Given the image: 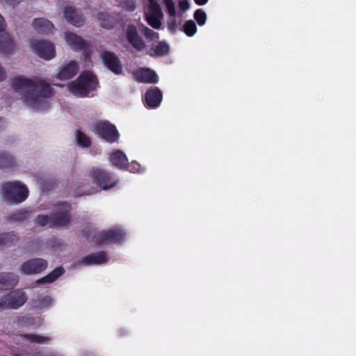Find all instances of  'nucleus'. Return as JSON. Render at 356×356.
I'll use <instances>...</instances> for the list:
<instances>
[{
	"label": "nucleus",
	"instance_id": "nucleus-1",
	"mask_svg": "<svg viewBox=\"0 0 356 356\" xmlns=\"http://www.w3.org/2000/svg\"><path fill=\"white\" fill-rule=\"evenodd\" d=\"M10 84L14 91L21 93L22 99L27 106L37 110L49 108V99L54 96V91L45 79L17 76L11 79Z\"/></svg>",
	"mask_w": 356,
	"mask_h": 356
},
{
	"label": "nucleus",
	"instance_id": "nucleus-2",
	"mask_svg": "<svg viewBox=\"0 0 356 356\" xmlns=\"http://www.w3.org/2000/svg\"><path fill=\"white\" fill-rule=\"evenodd\" d=\"M98 86L97 76L90 71H84L68 85L69 91L78 97H86Z\"/></svg>",
	"mask_w": 356,
	"mask_h": 356
},
{
	"label": "nucleus",
	"instance_id": "nucleus-3",
	"mask_svg": "<svg viewBox=\"0 0 356 356\" xmlns=\"http://www.w3.org/2000/svg\"><path fill=\"white\" fill-rule=\"evenodd\" d=\"M88 175L92 182L103 191L111 189L120 182L118 177L115 174L99 167H92Z\"/></svg>",
	"mask_w": 356,
	"mask_h": 356
},
{
	"label": "nucleus",
	"instance_id": "nucleus-4",
	"mask_svg": "<svg viewBox=\"0 0 356 356\" xmlns=\"http://www.w3.org/2000/svg\"><path fill=\"white\" fill-rule=\"evenodd\" d=\"M3 195L8 201L19 204L28 197L29 190L27 186L20 181L7 182L3 187Z\"/></svg>",
	"mask_w": 356,
	"mask_h": 356
},
{
	"label": "nucleus",
	"instance_id": "nucleus-5",
	"mask_svg": "<svg viewBox=\"0 0 356 356\" xmlns=\"http://www.w3.org/2000/svg\"><path fill=\"white\" fill-rule=\"evenodd\" d=\"M72 206L67 202L57 203L50 213V227L67 226L71 220Z\"/></svg>",
	"mask_w": 356,
	"mask_h": 356
},
{
	"label": "nucleus",
	"instance_id": "nucleus-6",
	"mask_svg": "<svg viewBox=\"0 0 356 356\" xmlns=\"http://www.w3.org/2000/svg\"><path fill=\"white\" fill-rule=\"evenodd\" d=\"M125 236L126 233L123 229L114 227L97 232L93 236V239L96 244L102 245L111 243H121L124 241Z\"/></svg>",
	"mask_w": 356,
	"mask_h": 356
},
{
	"label": "nucleus",
	"instance_id": "nucleus-7",
	"mask_svg": "<svg viewBox=\"0 0 356 356\" xmlns=\"http://www.w3.org/2000/svg\"><path fill=\"white\" fill-rule=\"evenodd\" d=\"M27 300V296L22 289L13 291L0 298V312L6 309H17Z\"/></svg>",
	"mask_w": 356,
	"mask_h": 356
},
{
	"label": "nucleus",
	"instance_id": "nucleus-8",
	"mask_svg": "<svg viewBox=\"0 0 356 356\" xmlns=\"http://www.w3.org/2000/svg\"><path fill=\"white\" fill-rule=\"evenodd\" d=\"M92 131L110 143L116 142L120 136L115 126L108 121H99L94 124Z\"/></svg>",
	"mask_w": 356,
	"mask_h": 356
},
{
	"label": "nucleus",
	"instance_id": "nucleus-9",
	"mask_svg": "<svg viewBox=\"0 0 356 356\" xmlns=\"http://www.w3.org/2000/svg\"><path fill=\"white\" fill-rule=\"evenodd\" d=\"M48 262L42 258L30 259L22 263L20 266V271L25 275L38 274L47 269Z\"/></svg>",
	"mask_w": 356,
	"mask_h": 356
},
{
	"label": "nucleus",
	"instance_id": "nucleus-10",
	"mask_svg": "<svg viewBox=\"0 0 356 356\" xmlns=\"http://www.w3.org/2000/svg\"><path fill=\"white\" fill-rule=\"evenodd\" d=\"M33 52L41 58L51 60L55 55V47L53 43L46 40H35L32 42Z\"/></svg>",
	"mask_w": 356,
	"mask_h": 356
},
{
	"label": "nucleus",
	"instance_id": "nucleus-11",
	"mask_svg": "<svg viewBox=\"0 0 356 356\" xmlns=\"http://www.w3.org/2000/svg\"><path fill=\"white\" fill-rule=\"evenodd\" d=\"M100 57L104 66L115 74H120L122 72V65L120 58L115 52L104 51Z\"/></svg>",
	"mask_w": 356,
	"mask_h": 356
},
{
	"label": "nucleus",
	"instance_id": "nucleus-12",
	"mask_svg": "<svg viewBox=\"0 0 356 356\" xmlns=\"http://www.w3.org/2000/svg\"><path fill=\"white\" fill-rule=\"evenodd\" d=\"M126 37L129 43L138 51H142L145 49V42L138 34L134 25L129 24L127 26Z\"/></svg>",
	"mask_w": 356,
	"mask_h": 356
},
{
	"label": "nucleus",
	"instance_id": "nucleus-13",
	"mask_svg": "<svg viewBox=\"0 0 356 356\" xmlns=\"http://www.w3.org/2000/svg\"><path fill=\"white\" fill-rule=\"evenodd\" d=\"M163 93L158 87H152L147 90L145 94L144 103L147 108H156L162 102Z\"/></svg>",
	"mask_w": 356,
	"mask_h": 356
},
{
	"label": "nucleus",
	"instance_id": "nucleus-14",
	"mask_svg": "<svg viewBox=\"0 0 356 356\" xmlns=\"http://www.w3.org/2000/svg\"><path fill=\"white\" fill-rule=\"evenodd\" d=\"M65 40L70 48L75 51L85 50L89 47V44L86 40L70 31L65 33Z\"/></svg>",
	"mask_w": 356,
	"mask_h": 356
},
{
	"label": "nucleus",
	"instance_id": "nucleus-15",
	"mask_svg": "<svg viewBox=\"0 0 356 356\" xmlns=\"http://www.w3.org/2000/svg\"><path fill=\"white\" fill-rule=\"evenodd\" d=\"M79 70V66L77 61L71 60L61 67L56 77L60 81L71 79L76 75Z\"/></svg>",
	"mask_w": 356,
	"mask_h": 356
},
{
	"label": "nucleus",
	"instance_id": "nucleus-16",
	"mask_svg": "<svg viewBox=\"0 0 356 356\" xmlns=\"http://www.w3.org/2000/svg\"><path fill=\"white\" fill-rule=\"evenodd\" d=\"M134 75L135 79L140 83H156L159 81L158 75L149 68H140Z\"/></svg>",
	"mask_w": 356,
	"mask_h": 356
},
{
	"label": "nucleus",
	"instance_id": "nucleus-17",
	"mask_svg": "<svg viewBox=\"0 0 356 356\" xmlns=\"http://www.w3.org/2000/svg\"><path fill=\"white\" fill-rule=\"evenodd\" d=\"M64 17L71 24L80 27L83 25V17L82 15L79 14L76 9L72 6H66L63 11Z\"/></svg>",
	"mask_w": 356,
	"mask_h": 356
},
{
	"label": "nucleus",
	"instance_id": "nucleus-18",
	"mask_svg": "<svg viewBox=\"0 0 356 356\" xmlns=\"http://www.w3.org/2000/svg\"><path fill=\"white\" fill-rule=\"evenodd\" d=\"M18 276L13 273H0V290H8L14 288L17 282Z\"/></svg>",
	"mask_w": 356,
	"mask_h": 356
},
{
	"label": "nucleus",
	"instance_id": "nucleus-19",
	"mask_svg": "<svg viewBox=\"0 0 356 356\" xmlns=\"http://www.w3.org/2000/svg\"><path fill=\"white\" fill-rule=\"evenodd\" d=\"M107 261L106 252L102 250L84 257L81 260V264L83 265L102 264Z\"/></svg>",
	"mask_w": 356,
	"mask_h": 356
},
{
	"label": "nucleus",
	"instance_id": "nucleus-20",
	"mask_svg": "<svg viewBox=\"0 0 356 356\" xmlns=\"http://www.w3.org/2000/svg\"><path fill=\"white\" fill-rule=\"evenodd\" d=\"M109 160L113 165L120 170L125 169L128 162L127 156L120 149L112 152L109 156Z\"/></svg>",
	"mask_w": 356,
	"mask_h": 356
},
{
	"label": "nucleus",
	"instance_id": "nucleus-21",
	"mask_svg": "<svg viewBox=\"0 0 356 356\" xmlns=\"http://www.w3.org/2000/svg\"><path fill=\"white\" fill-rule=\"evenodd\" d=\"M97 18L99 22V25L106 29H111L114 28L117 24L115 17L111 15L107 12L98 13Z\"/></svg>",
	"mask_w": 356,
	"mask_h": 356
},
{
	"label": "nucleus",
	"instance_id": "nucleus-22",
	"mask_svg": "<svg viewBox=\"0 0 356 356\" xmlns=\"http://www.w3.org/2000/svg\"><path fill=\"white\" fill-rule=\"evenodd\" d=\"M32 26L40 33H48L54 28L52 22L45 18L34 19Z\"/></svg>",
	"mask_w": 356,
	"mask_h": 356
},
{
	"label": "nucleus",
	"instance_id": "nucleus-23",
	"mask_svg": "<svg viewBox=\"0 0 356 356\" xmlns=\"http://www.w3.org/2000/svg\"><path fill=\"white\" fill-rule=\"evenodd\" d=\"M19 236L15 232H5L0 234V247H10L15 245L19 241Z\"/></svg>",
	"mask_w": 356,
	"mask_h": 356
},
{
	"label": "nucleus",
	"instance_id": "nucleus-24",
	"mask_svg": "<svg viewBox=\"0 0 356 356\" xmlns=\"http://www.w3.org/2000/svg\"><path fill=\"white\" fill-rule=\"evenodd\" d=\"M65 270L63 266L54 268L46 276L39 279L37 282L39 284L52 283L65 273Z\"/></svg>",
	"mask_w": 356,
	"mask_h": 356
},
{
	"label": "nucleus",
	"instance_id": "nucleus-25",
	"mask_svg": "<svg viewBox=\"0 0 356 356\" xmlns=\"http://www.w3.org/2000/svg\"><path fill=\"white\" fill-rule=\"evenodd\" d=\"M16 166L14 157L8 152L4 151L0 152V169H11Z\"/></svg>",
	"mask_w": 356,
	"mask_h": 356
},
{
	"label": "nucleus",
	"instance_id": "nucleus-26",
	"mask_svg": "<svg viewBox=\"0 0 356 356\" xmlns=\"http://www.w3.org/2000/svg\"><path fill=\"white\" fill-rule=\"evenodd\" d=\"M15 48V43L8 33L0 35V51L3 54H10Z\"/></svg>",
	"mask_w": 356,
	"mask_h": 356
},
{
	"label": "nucleus",
	"instance_id": "nucleus-27",
	"mask_svg": "<svg viewBox=\"0 0 356 356\" xmlns=\"http://www.w3.org/2000/svg\"><path fill=\"white\" fill-rule=\"evenodd\" d=\"M30 212L26 209H21L10 214L6 220L9 222H22L29 216Z\"/></svg>",
	"mask_w": 356,
	"mask_h": 356
},
{
	"label": "nucleus",
	"instance_id": "nucleus-28",
	"mask_svg": "<svg viewBox=\"0 0 356 356\" xmlns=\"http://www.w3.org/2000/svg\"><path fill=\"white\" fill-rule=\"evenodd\" d=\"M53 302V299L49 296L44 297L38 296L37 298L32 300V306L35 308L42 309L49 307Z\"/></svg>",
	"mask_w": 356,
	"mask_h": 356
},
{
	"label": "nucleus",
	"instance_id": "nucleus-29",
	"mask_svg": "<svg viewBox=\"0 0 356 356\" xmlns=\"http://www.w3.org/2000/svg\"><path fill=\"white\" fill-rule=\"evenodd\" d=\"M148 2L149 6L145 16H163L161 6L157 0H150Z\"/></svg>",
	"mask_w": 356,
	"mask_h": 356
},
{
	"label": "nucleus",
	"instance_id": "nucleus-30",
	"mask_svg": "<svg viewBox=\"0 0 356 356\" xmlns=\"http://www.w3.org/2000/svg\"><path fill=\"white\" fill-rule=\"evenodd\" d=\"M22 338L31 343H35L38 344L47 343L51 340L49 337H43L35 334H25L23 335Z\"/></svg>",
	"mask_w": 356,
	"mask_h": 356
},
{
	"label": "nucleus",
	"instance_id": "nucleus-31",
	"mask_svg": "<svg viewBox=\"0 0 356 356\" xmlns=\"http://www.w3.org/2000/svg\"><path fill=\"white\" fill-rule=\"evenodd\" d=\"M154 55L156 56H163L167 55L170 51V47L165 41H161L154 47L152 48Z\"/></svg>",
	"mask_w": 356,
	"mask_h": 356
},
{
	"label": "nucleus",
	"instance_id": "nucleus-32",
	"mask_svg": "<svg viewBox=\"0 0 356 356\" xmlns=\"http://www.w3.org/2000/svg\"><path fill=\"white\" fill-rule=\"evenodd\" d=\"M76 140L77 144L81 147H89L91 145L90 138L79 129L76 130Z\"/></svg>",
	"mask_w": 356,
	"mask_h": 356
},
{
	"label": "nucleus",
	"instance_id": "nucleus-33",
	"mask_svg": "<svg viewBox=\"0 0 356 356\" xmlns=\"http://www.w3.org/2000/svg\"><path fill=\"white\" fill-rule=\"evenodd\" d=\"M183 31L189 37H192L197 32V26L192 19L188 20L183 26Z\"/></svg>",
	"mask_w": 356,
	"mask_h": 356
},
{
	"label": "nucleus",
	"instance_id": "nucleus-34",
	"mask_svg": "<svg viewBox=\"0 0 356 356\" xmlns=\"http://www.w3.org/2000/svg\"><path fill=\"white\" fill-rule=\"evenodd\" d=\"M163 16H145L147 24L155 29H159L161 26V19Z\"/></svg>",
	"mask_w": 356,
	"mask_h": 356
},
{
	"label": "nucleus",
	"instance_id": "nucleus-35",
	"mask_svg": "<svg viewBox=\"0 0 356 356\" xmlns=\"http://www.w3.org/2000/svg\"><path fill=\"white\" fill-rule=\"evenodd\" d=\"M194 19L200 26H203L207 21V14L202 9H197L193 15Z\"/></svg>",
	"mask_w": 356,
	"mask_h": 356
},
{
	"label": "nucleus",
	"instance_id": "nucleus-36",
	"mask_svg": "<svg viewBox=\"0 0 356 356\" xmlns=\"http://www.w3.org/2000/svg\"><path fill=\"white\" fill-rule=\"evenodd\" d=\"M143 33L147 39L150 40H156L159 38V34L157 32L152 30L151 29L144 26L143 29Z\"/></svg>",
	"mask_w": 356,
	"mask_h": 356
},
{
	"label": "nucleus",
	"instance_id": "nucleus-37",
	"mask_svg": "<svg viewBox=\"0 0 356 356\" xmlns=\"http://www.w3.org/2000/svg\"><path fill=\"white\" fill-rule=\"evenodd\" d=\"M35 223L42 227L45 226L47 224L50 225V214H39L35 218Z\"/></svg>",
	"mask_w": 356,
	"mask_h": 356
},
{
	"label": "nucleus",
	"instance_id": "nucleus-38",
	"mask_svg": "<svg viewBox=\"0 0 356 356\" xmlns=\"http://www.w3.org/2000/svg\"><path fill=\"white\" fill-rule=\"evenodd\" d=\"M48 245L53 250H61L63 246V243L60 240L54 237L48 241Z\"/></svg>",
	"mask_w": 356,
	"mask_h": 356
},
{
	"label": "nucleus",
	"instance_id": "nucleus-39",
	"mask_svg": "<svg viewBox=\"0 0 356 356\" xmlns=\"http://www.w3.org/2000/svg\"><path fill=\"white\" fill-rule=\"evenodd\" d=\"M140 164L137 162H131V163H128L125 168L127 170H129L131 172H138L140 170Z\"/></svg>",
	"mask_w": 356,
	"mask_h": 356
},
{
	"label": "nucleus",
	"instance_id": "nucleus-40",
	"mask_svg": "<svg viewBox=\"0 0 356 356\" xmlns=\"http://www.w3.org/2000/svg\"><path fill=\"white\" fill-rule=\"evenodd\" d=\"M168 13L170 17H175L176 15V10H175V5L174 2L168 3L165 4Z\"/></svg>",
	"mask_w": 356,
	"mask_h": 356
},
{
	"label": "nucleus",
	"instance_id": "nucleus-41",
	"mask_svg": "<svg viewBox=\"0 0 356 356\" xmlns=\"http://www.w3.org/2000/svg\"><path fill=\"white\" fill-rule=\"evenodd\" d=\"M168 27L171 33H175L177 29V20L175 19H170L168 22Z\"/></svg>",
	"mask_w": 356,
	"mask_h": 356
},
{
	"label": "nucleus",
	"instance_id": "nucleus-42",
	"mask_svg": "<svg viewBox=\"0 0 356 356\" xmlns=\"http://www.w3.org/2000/svg\"><path fill=\"white\" fill-rule=\"evenodd\" d=\"M180 8L183 10H188L189 8V3L186 0H181L179 2Z\"/></svg>",
	"mask_w": 356,
	"mask_h": 356
},
{
	"label": "nucleus",
	"instance_id": "nucleus-43",
	"mask_svg": "<svg viewBox=\"0 0 356 356\" xmlns=\"http://www.w3.org/2000/svg\"><path fill=\"white\" fill-rule=\"evenodd\" d=\"M6 24L4 18L0 14V33L3 32L6 29Z\"/></svg>",
	"mask_w": 356,
	"mask_h": 356
},
{
	"label": "nucleus",
	"instance_id": "nucleus-44",
	"mask_svg": "<svg viewBox=\"0 0 356 356\" xmlns=\"http://www.w3.org/2000/svg\"><path fill=\"white\" fill-rule=\"evenodd\" d=\"M4 1L10 5L15 6V5L18 4L22 0H4Z\"/></svg>",
	"mask_w": 356,
	"mask_h": 356
},
{
	"label": "nucleus",
	"instance_id": "nucleus-45",
	"mask_svg": "<svg viewBox=\"0 0 356 356\" xmlns=\"http://www.w3.org/2000/svg\"><path fill=\"white\" fill-rule=\"evenodd\" d=\"M209 0H194L195 3L198 6L205 5Z\"/></svg>",
	"mask_w": 356,
	"mask_h": 356
},
{
	"label": "nucleus",
	"instance_id": "nucleus-46",
	"mask_svg": "<svg viewBox=\"0 0 356 356\" xmlns=\"http://www.w3.org/2000/svg\"><path fill=\"white\" fill-rule=\"evenodd\" d=\"M95 190L94 188H89V189L86 190L84 193L86 195H90V194L95 193Z\"/></svg>",
	"mask_w": 356,
	"mask_h": 356
},
{
	"label": "nucleus",
	"instance_id": "nucleus-47",
	"mask_svg": "<svg viewBox=\"0 0 356 356\" xmlns=\"http://www.w3.org/2000/svg\"><path fill=\"white\" fill-rule=\"evenodd\" d=\"M135 8H136V4L134 3H133L132 5H131L129 6V10H131V11H133V10H135Z\"/></svg>",
	"mask_w": 356,
	"mask_h": 356
},
{
	"label": "nucleus",
	"instance_id": "nucleus-48",
	"mask_svg": "<svg viewBox=\"0 0 356 356\" xmlns=\"http://www.w3.org/2000/svg\"><path fill=\"white\" fill-rule=\"evenodd\" d=\"M171 2H173V0H163V3L165 4L168 3H171Z\"/></svg>",
	"mask_w": 356,
	"mask_h": 356
}]
</instances>
